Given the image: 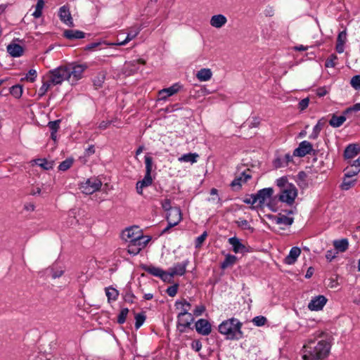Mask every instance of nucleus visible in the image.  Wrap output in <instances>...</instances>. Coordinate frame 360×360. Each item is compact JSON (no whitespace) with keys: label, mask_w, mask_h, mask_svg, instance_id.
Wrapping results in <instances>:
<instances>
[{"label":"nucleus","mask_w":360,"mask_h":360,"mask_svg":"<svg viewBox=\"0 0 360 360\" xmlns=\"http://www.w3.org/2000/svg\"><path fill=\"white\" fill-rule=\"evenodd\" d=\"M325 336V333L319 332L305 342L301 350L303 360H323L328 356L330 343Z\"/></svg>","instance_id":"obj_1"},{"label":"nucleus","mask_w":360,"mask_h":360,"mask_svg":"<svg viewBox=\"0 0 360 360\" xmlns=\"http://www.w3.org/2000/svg\"><path fill=\"white\" fill-rule=\"evenodd\" d=\"M242 323L235 318L224 321L219 326V332L231 340H238L243 336L241 330Z\"/></svg>","instance_id":"obj_2"},{"label":"nucleus","mask_w":360,"mask_h":360,"mask_svg":"<svg viewBox=\"0 0 360 360\" xmlns=\"http://www.w3.org/2000/svg\"><path fill=\"white\" fill-rule=\"evenodd\" d=\"M87 66L85 64H76L71 63L66 65L68 77V82L72 85L75 84L78 80L81 79L83 77V73Z\"/></svg>","instance_id":"obj_3"},{"label":"nucleus","mask_w":360,"mask_h":360,"mask_svg":"<svg viewBox=\"0 0 360 360\" xmlns=\"http://www.w3.org/2000/svg\"><path fill=\"white\" fill-rule=\"evenodd\" d=\"M67 71L66 66H60L49 71L46 75V78H49V82L55 86L60 84L65 80L68 81L70 75H68Z\"/></svg>","instance_id":"obj_4"},{"label":"nucleus","mask_w":360,"mask_h":360,"mask_svg":"<svg viewBox=\"0 0 360 360\" xmlns=\"http://www.w3.org/2000/svg\"><path fill=\"white\" fill-rule=\"evenodd\" d=\"M297 196V189L292 185H286L280 191L278 199L283 202H285L288 205H292L296 197Z\"/></svg>","instance_id":"obj_5"},{"label":"nucleus","mask_w":360,"mask_h":360,"mask_svg":"<svg viewBox=\"0 0 360 360\" xmlns=\"http://www.w3.org/2000/svg\"><path fill=\"white\" fill-rule=\"evenodd\" d=\"M102 186V182L97 178H90L80 186V189L82 193L90 195L98 191Z\"/></svg>","instance_id":"obj_6"},{"label":"nucleus","mask_w":360,"mask_h":360,"mask_svg":"<svg viewBox=\"0 0 360 360\" xmlns=\"http://www.w3.org/2000/svg\"><path fill=\"white\" fill-rule=\"evenodd\" d=\"M150 238L148 236H144L131 242H128L127 252L130 255H137L142 249L146 246Z\"/></svg>","instance_id":"obj_7"},{"label":"nucleus","mask_w":360,"mask_h":360,"mask_svg":"<svg viewBox=\"0 0 360 360\" xmlns=\"http://www.w3.org/2000/svg\"><path fill=\"white\" fill-rule=\"evenodd\" d=\"M150 238L148 236H144L131 242H128L127 252L130 255H137L142 249L146 246Z\"/></svg>","instance_id":"obj_8"},{"label":"nucleus","mask_w":360,"mask_h":360,"mask_svg":"<svg viewBox=\"0 0 360 360\" xmlns=\"http://www.w3.org/2000/svg\"><path fill=\"white\" fill-rule=\"evenodd\" d=\"M274 193L271 188H265L259 190L255 195H252V205L257 203L258 205L262 206L267 200H269Z\"/></svg>","instance_id":"obj_9"},{"label":"nucleus","mask_w":360,"mask_h":360,"mask_svg":"<svg viewBox=\"0 0 360 360\" xmlns=\"http://www.w3.org/2000/svg\"><path fill=\"white\" fill-rule=\"evenodd\" d=\"M144 236L138 226H131L126 229L122 233V238L126 242H131Z\"/></svg>","instance_id":"obj_10"},{"label":"nucleus","mask_w":360,"mask_h":360,"mask_svg":"<svg viewBox=\"0 0 360 360\" xmlns=\"http://www.w3.org/2000/svg\"><path fill=\"white\" fill-rule=\"evenodd\" d=\"M167 219L168 226L165 229L164 232L171 227L177 225L181 220V212L179 207H173L167 212Z\"/></svg>","instance_id":"obj_11"},{"label":"nucleus","mask_w":360,"mask_h":360,"mask_svg":"<svg viewBox=\"0 0 360 360\" xmlns=\"http://www.w3.org/2000/svg\"><path fill=\"white\" fill-rule=\"evenodd\" d=\"M145 164H146V174L144 178L141 180L138 181L139 184H140L143 187H146L150 186L152 182L153 179L151 177V171H152V167H153V159L150 156H145Z\"/></svg>","instance_id":"obj_12"},{"label":"nucleus","mask_w":360,"mask_h":360,"mask_svg":"<svg viewBox=\"0 0 360 360\" xmlns=\"http://www.w3.org/2000/svg\"><path fill=\"white\" fill-rule=\"evenodd\" d=\"M178 324L177 328L180 333L185 332L187 328H189L191 323L193 321V314L182 315L178 314L177 316Z\"/></svg>","instance_id":"obj_13"},{"label":"nucleus","mask_w":360,"mask_h":360,"mask_svg":"<svg viewBox=\"0 0 360 360\" xmlns=\"http://www.w3.org/2000/svg\"><path fill=\"white\" fill-rule=\"evenodd\" d=\"M327 302V299L323 295H318L313 297L308 304V309L311 311H319L323 309Z\"/></svg>","instance_id":"obj_14"},{"label":"nucleus","mask_w":360,"mask_h":360,"mask_svg":"<svg viewBox=\"0 0 360 360\" xmlns=\"http://www.w3.org/2000/svg\"><path fill=\"white\" fill-rule=\"evenodd\" d=\"M195 326L196 331L202 335H208L212 331L211 324L204 319H199Z\"/></svg>","instance_id":"obj_15"},{"label":"nucleus","mask_w":360,"mask_h":360,"mask_svg":"<svg viewBox=\"0 0 360 360\" xmlns=\"http://www.w3.org/2000/svg\"><path fill=\"white\" fill-rule=\"evenodd\" d=\"M312 150V145L307 141L301 142L299 147L297 148L294 152L293 155L297 157H304L307 154H309Z\"/></svg>","instance_id":"obj_16"},{"label":"nucleus","mask_w":360,"mask_h":360,"mask_svg":"<svg viewBox=\"0 0 360 360\" xmlns=\"http://www.w3.org/2000/svg\"><path fill=\"white\" fill-rule=\"evenodd\" d=\"M188 264V261H185L183 263H178L172 268H170L167 272L168 274V278L173 277L175 275L182 276L186 273V269Z\"/></svg>","instance_id":"obj_17"},{"label":"nucleus","mask_w":360,"mask_h":360,"mask_svg":"<svg viewBox=\"0 0 360 360\" xmlns=\"http://www.w3.org/2000/svg\"><path fill=\"white\" fill-rule=\"evenodd\" d=\"M143 269L153 276L161 278L165 281L168 279V274L159 267L149 265L144 266Z\"/></svg>","instance_id":"obj_18"},{"label":"nucleus","mask_w":360,"mask_h":360,"mask_svg":"<svg viewBox=\"0 0 360 360\" xmlns=\"http://www.w3.org/2000/svg\"><path fill=\"white\" fill-rule=\"evenodd\" d=\"M227 22V18L222 14L214 15L211 17L210 23L213 27L219 29Z\"/></svg>","instance_id":"obj_19"},{"label":"nucleus","mask_w":360,"mask_h":360,"mask_svg":"<svg viewBox=\"0 0 360 360\" xmlns=\"http://www.w3.org/2000/svg\"><path fill=\"white\" fill-rule=\"evenodd\" d=\"M60 20L67 25L73 26V21L69 8L65 6H62L59 11Z\"/></svg>","instance_id":"obj_20"},{"label":"nucleus","mask_w":360,"mask_h":360,"mask_svg":"<svg viewBox=\"0 0 360 360\" xmlns=\"http://www.w3.org/2000/svg\"><path fill=\"white\" fill-rule=\"evenodd\" d=\"M301 254V250L298 247L291 248L289 255L285 258V263L287 264H294Z\"/></svg>","instance_id":"obj_21"},{"label":"nucleus","mask_w":360,"mask_h":360,"mask_svg":"<svg viewBox=\"0 0 360 360\" xmlns=\"http://www.w3.org/2000/svg\"><path fill=\"white\" fill-rule=\"evenodd\" d=\"M7 51L13 57H20L22 55L24 49L20 45L11 43L7 46Z\"/></svg>","instance_id":"obj_22"},{"label":"nucleus","mask_w":360,"mask_h":360,"mask_svg":"<svg viewBox=\"0 0 360 360\" xmlns=\"http://www.w3.org/2000/svg\"><path fill=\"white\" fill-rule=\"evenodd\" d=\"M229 243L233 247L235 253L243 252L245 250V246L236 237L230 238Z\"/></svg>","instance_id":"obj_23"},{"label":"nucleus","mask_w":360,"mask_h":360,"mask_svg":"<svg viewBox=\"0 0 360 360\" xmlns=\"http://www.w3.org/2000/svg\"><path fill=\"white\" fill-rule=\"evenodd\" d=\"M360 153V147L357 144H349L345 150V158H353Z\"/></svg>","instance_id":"obj_24"},{"label":"nucleus","mask_w":360,"mask_h":360,"mask_svg":"<svg viewBox=\"0 0 360 360\" xmlns=\"http://www.w3.org/2000/svg\"><path fill=\"white\" fill-rule=\"evenodd\" d=\"M178 91L177 85H173L169 88L163 89L158 93L160 100H166L169 96H171Z\"/></svg>","instance_id":"obj_25"},{"label":"nucleus","mask_w":360,"mask_h":360,"mask_svg":"<svg viewBox=\"0 0 360 360\" xmlns=\"http://www.w3.org/2000/svg\"><path fill=\"white\" fill-rule=\"evenodd\" d=\"M175 306L176 307V308L180 310V312L179 313V314H182V315L191 314V313L188 312V311L191 309V305L186 300H181L180 301H176L175 303Z\"/></svg>","instance_id":"obj_26"},{"label":"nucleus","mask_w":360,"mask_h":360,"mask_svg":"<svg viewBox=\"0 0 360 360\" xmlns=\"http://www.w3.org/2000/svg\"><path fill=\"white\" fill-rule=\"evenodd\" d=\"M195 76L200 82H207L212 78V72L210 68H202L197 72Z\"/></svg>","instance_id":"obj_27"},{"label":"nucleus","mask_w":360,"mask_h":360,"mask_svg":"<svg viewBox=\"0 0 360 360\" xmlns=\"http://www.w3.org/2000/svg\"><path fill=\"white\" fill-rule=\"evenodd\" d=\"M146 61L143 59H138L126 63V68L129 75L136 73L139 70V64L145 65Z\"/></svg>","instance_id":"obj_28"},{"label":"nucleus","mask_w":360,"mask_h":360,"mask_svg":"<svg viewBox=\"0 0 360 360\" xmlns=\"http://www.w3.org/2000/svg\"><path fill=\"white\" fill-rule=\"evenodd\" d=\"M140 32V29L139 27H136L131 30L129 31V32L127 34V36L126 37V39L121 41L120 43H112V44H108L110 46H122V45H125L126 44H127L129 41H130L131 40H132L133 39H134L137 35Z\"/></svg>","instance_id":"obj_29"},{"label":"nucleus","mask_w":360,"mask_h":360,"mask_svg":"<svg viewBox=\"0 0 360 360\" xmlns=\"http://www.w3.org/2000/svg\"><path fill=\"white\" fill-rule=\"evenodd\" d=\"M64 36L69 39H82L85 34L79 30H66L64 32Z\"/></svg>","instance_id":"obj_30"},{"label":"nucleus","mask_w":360,"mask_h":360,"mask_svg":"<svg viewBox=\"0 0 360 360\" xmlns=\"http://www.w3.org/2000/svg\"><path fill=\"white\" fill-rule=\"evenodd\" d=\"M199 155L197 153H187L181 155L178 158V160L181 162H191L193 164L197 162Z\"/></svg>","instance_id":"obj_31"},{"label":"nucleus","mask_w":360,"mask_h":360,"mask_svg":"<svg viewBox=\"0 0 360 360\" xmlns=\"http://www.w3.org/2000/svg\"><path fill=\"white\" fill-rule=\"evenodd\" d=\"M360 172V168L353 162L352 165L345 169V176L351 177L356 176Z\"/></svg>","instance_id":"obj_32"},{"label":"nucleus","mask_w":360,"mask_h":360,"mask_svg":"<svg viewBox=\"0 0 360 360\" xmlns=\"http://www.w3.org/2000/svg\"><path fill=\"white\" fill-rule=\"evenodd\" d=\"M274 221L276 224L290 226L293 223V218L285 215H279L274 217Z\"/></svg>","instance_id":"obj_33"},{"label":"nucleus","mask_w":360,"mask_h":360,"mask_svg":"<svg viewBox=\"0 0 360 360\" xmlns=\"http://www.w3.org/2000/svg\"><path fill=\"white\" fill-rule=\"evenodd\" d=\"M54 86L53 84L49 82V78L46 77V80L43 81L41 86L38 91L39 97H42L46 93L51 89V86Z\"/></svg>","instance_id":"obj_34"},{"label":"nucleus","mask_w":360,"mask_h":360,"mask_svg":"<svg viewBox=\"0 0 360 360\" xmlns=\"http://www.w3.org/2000/svg\"><path fill=\"white\" fill-rule=\"evenodd\" d=\"M105 294L108 297V301H115L119 295V292L114 288L108 287L105 288Z\"/></svg>","instance_id":"obj_35"},{"label":"nucleus","mask_w":360,"mask_h":360,"mask_svg":"<svg viewBox=\"0 0 360 360\" xmlns=\"http://www.w3.org/2000/svg\"><path fill=\"white\" fill-rule=\"evenodd\" d=\"M345 120L346 117L345 115H333V117L329 121V124L333 127H339L345 122Z\"/></svg>","instance_id":"obj_36"},{"label":"nucleus","mask_w":360,"mask_h":360,"mask_svg":"<svg viewBox=\"0 0 360 360\" xmlns=\"http://www.w3.org/2000/svg\"><path fill=\"white\" fill-rule=\"evenodd\" d=\"M333 245L336 251L345 252L348 248V241L347 239H342L340 240H335Z\"/></svg>","instance_id":"obj_37"},{"label":"nucleus","mask_w":360,"mask_h":360,"mask_svg":"<svg viewBox=\"0 0 360 360\" xmlns=\"http://www.w3.org/2000/svg\"><path fill=\"white\" fill-rule=\"evenodd\" d=\"M237 260V257L234 255H226L224 261L221 264V268L225 269L232 265H233Z\"/></svg>","instance_id":"obj_38"},{"label":"nucleus","mask_w":360,"mask_h":360,"mask_svg":"<svg viewBox=\"0 0 360 360\" xmlns=\"http://www.w3.org/2000/svg\"><path fill=\"white\" fill-rule=\"evenodd\" d=\"M105 79V73L104 72H101L97 74L96 76L94 78L93 82L95 87L100 88L102 86Z\"/></svg>","instance_id":"obj_39"},{"label":"nucleus","mask_w":360,"mask_h":360,"mask_svg":"<svg viewBox=\"0 0 360 360\" xmlns=\"http://www.w3.org/2000/svg\"><path fill=\"white\" fill-rule=\"evenodd\" d=\"M239 228L243 230H248L250 232H253L254 229L250 225L249 222L244 219L239 218L235 221Z\"/></svg>","instance_id":"obj_40"},{"label":"nucleus","mask_w":360,"mask_h":360,"mask_svg":"<svg viewBox=\"0 0 360 360\" xmlns=\"http://www.w3.org/2000/svg\"><path fill=\"white\" fill-rule=\"evenodd\" d=\"M44 6V0H38L37 3V5L35 6V11L32 13V15L35 18H39V17L41 16L42 9H43Z\"/></svg>","instance_id":"obj_41"},{"label":"nucleus","mask_w":360,"mask_h":360,"mask_svg":"<svg viewBox=\"0 0 360 360\" xmlns=\"http://www.w3.org/2000/svg\"><path fill=\"white\" fill-rule=\"evenodd\" d=\"M356 182V179H353L351 177L345 176L341 188L343 190H348L352 188Z\"/></svg>","instance_id":"obj_42"},{"label":"nucleus","mask_w":360,"mask_h":360,"mask_svg":"<svg viewBox=\"0 0 360 360\" xmlns=\"http://www.w3.org/2000/svg\"><path fill=\"white\" fill-rule=\"evenodd\" d=\"M34 162L36 165L40 166L41 167L46 170L50 169L53 167V163L48 162L45 159H37L34 160Z\"/></svg>","instance_id":"obj_43"},{"label":"nucleus","mask_w":360,"mask_h":360,"mask_svg":"<svg viewBox=\"0 0 360 360\" xmlns=\"http://www.w3.org/2000/svg\"><path fill=\"white\" fill-rule=\"evenodd\" d=\"M10 93L12 96H13L15 98H20L22 96V87L20 85H15L13 86L10 89Z\"/></svg>","instance_id":"obj_44"},{"label":"nucleus","mask_w":360,"mask_h":360,"mask_svg":"<svg viewBox=\"0 0 360 360\" xmlns=\"http://www.w3.org/2000/svg\"><path fill=\"white\" fill-rule=\"evenodd\" d=\"M73 163L72 158H68L63 161L58 166V169L60 171H66L72 166Z\"/></svg>","instance_id":"obj_45"},{"label":"nucleus","mask_w":360,"mask_h":360,"mask_svg":"<svg viewBox=\"0 0 360 360\" xmlns=\"http://www.w3.org/2000/svg\"><path fill=\"white\" fill-rule=\"evenodd\" d=\"M135 327L136 329L139 328L146 320V316L143 313H139L135 314Z\"/></svg>","instance_id":"obj_46"},{"label":"nucleus","mask_w":360,"mask_h":360,"mask_svg":"<svg viewBox=\"0 0 360 360\" xmlns=\"http://www.w3.org/2000/svg\"><path fill=\"white\" fill-rule=\"evenodd\" d=\"M338 60V56L335 54H331L326 60L325 66L326 68H334L336 65L335 61Z\"/></svg>","instance_id":"obj_47"},{"label":"nucleus","mask_w":360,"mask_h":360,"mask_svg":"<svg viewBox=\"0 0 360 360\" xmlns=\"http://www.w3.org/2000/svg\"><path fill=\"white\" fill-rule=\"evenodd\" d=\"M321 129H322V124H321V122L319 121L314 127L313 131L311 134V135L309 136V138L310 139H316L318 137V136H319Z\"/></svg>","instance_id":"obj_48"},{"label":"nucleus","mask_w":360,"mask_h":360,"mask_svg":"<svg viewBox=\"0 0 360 360\" xmlns=\"http://www.w3.org/2000/svg\"><path fill=\"white\" fill-rule=\"evenodd\" d=\"M128 313L129 309L127 308H124L121 310L117 317V322L120 324H122L125 322Z\"/></svg>","instance_id":"obj_49"},{"label":"nucleus","mask_w":360,"mask_h":360,"mask_svg":"<svg viewBox=\"0 0 360 360\" xmlns=\"http://www.w3.org/2000/svg\"><path fill=\"white\" fill-rule=\"evenodd\" d=\"M266 322V319L263 316H258L252 319V323L257 326H262Z\"/></svg>","instance_id":"obj_50"},{"label":"nucleus","mask_w":360,"mask_h":360,"mask_svg":"<svg viewBox=\"0 0 360 360\" xmlns=\"http://www.w3.org/2000/svg\"><path fill=\"white\" fill-rule=\"evenodd\" d=\"M350 84L354 89H360V75L354 76L351 79Z\"/></svg>","instance_id":"obj_51"},{"label":"nucleus","mask_w":360,"mask_h":360,"mask_svg":"<svg viewBox=\"0 0 360 360\" xmlns=\"http://www.w3.org/2000/svg\"><path fill=\"white\" fill-rule=\"evenodd\" d=\"M60 120H55V121L49 122L48 124V127L50 129L51 131L57 132V131L60 127Z\"/></svg>","instance_id":"obj_52"},{"label":"nucleus","mask_w":360,"mask_h":360,"mask_svg":"<svg viewBox=\"0 0 360 360\" xmlns=\"http://www.w3.org/2000/svg\"><path fill=\"white\" fill-rule=\"evenodd\" d=\"M207 236V233L206 231L202 233L200 236H198L195 240V248H200L205 240L206 239Z\"/></svg>","instance_id":"obj_53"},{"label":"nucleus","mask_w":360,"mask_h":360,"mask_svg":"<svg viewBox=\"0 0 360 360\" xmlns=\"http://www.w3.org/2000/svg\"><path fill=\"white\" fill-rule=\"evenodd\" d=\"M347 41V32L346 30H343L338 34L337 38V43L345 44Z\"/></svg>","instance_id":"obj_54"},{"label":"nucleus","mask_w":360,"mask_h":360,"mask_svg":"<svg viewBox=\"0 0 360 360\" xmlns=\"http://www.w3.org/2000/svg\"><path fill=\"white\" fill-rule=\"evenodd\" d=\"M338 252L336 250H329L326 252V258L328 261L331 262L334 258L336 257Z\"/></svg>","instance_id":"obj_55"},{"label":"nucleus","mask_w":360,"mask_h":360,"mask_svg":"<svg viewBox=\"0 0 360 360\" xmlns=\"http://www.w3.org/2000/svg\"><path fill=\"white\" fill-rule=\"evenodd\" d=\"M37 77V71L35 70H30L27 74L25 79L27 81L33 82Z\"/></svg>","instance_id":"obj_56"},{"label":"nucleus","mask_w":360,"mask_h":360,"mask_svg":"<svg viewBox=\"0 0 360 360\" xmlns=\"http://www.w3.org/2000/svg\"><path fill=\"white\" fill-rule=\"evenodd\" d=\"M277 186L280 187L281 190L286 186V185H292L288 182L287 179L284 177L280 178L276 181Z\"/></svg>","instance_id":"obj_57"},{"label":"nucleus","mask_w":360,"mask_h":360,"mask_svg":"<svg viewBox=\"0 0 360 360\" xmlns=\"http://www.w3.org/2000/svg\"><path fill=\"white\" fill-rule=\"evenodd\" d=\"M177 290H178V286L177 285H172V286H169L167 289V293L171 296V297H174L176 295L177 293Z\"/></svg>","instance_id":"obj_58"},{"label":"nucleus","mask_w":360,"mask_h":360,"mask_svg":"<svg viewBox=\"0 0 360 360\" xmlns=\"http://www.w3.org/2000/svg\"><path fill=\"white\" fill-rule=\"evenodd\" d=\"M205 307L204 305H198L195 307L193 311V314L196 316H199L202 315V314L205 311Z\"/></svg>","instance_id":"obj_59"},{"label":"nucleus","mask_w":360,"mask_h":360,"mask_svg":"<svg viewBox=\"0 0 360 360\" xmlns=\"http://www.w3.org/2000/svg\"><path fill=\"white\" fill-rule=\"evenodd\" d=\"M191 347L196 352H199L202 349V343L200 340H194L191 343Z\"/></svg>","instance_id":"obj_60"},{"label":"nucleus","mask_w":360,"mask_h":360,"mask_svg":"<svg viewBox=\"0 0 360 360\" xmlns=\"http://www.w3.org/2000/svg\"><path fill=\"white\" fill-rule=\"evenodd\" d=\"M309 103V100L307 98L301 100L299 103V108L301 110H304L305 108H307L308 107Z\"/></svg>","instance_id":"obj_61"},{"label":"nucleus","mask_w":360,"mask_h":360,"mask_svg":"<svg viewBox=\"0 0 360 360\" xmlns=\"http://www.w3.org/2000/svg\"><path fill=\"white\" fill-rule=\"evenodd\" d=\"M162 205L163 209L168 212L173 208L171 207V201L169 199H165L162 202Z\"/></svg>","instance_id":"obj_62"},{"label":"nucleus","mask_w":360,"mask_h":360,"mask_svg":"<svg viewBox=\"0 0 360 360\" xmlns=\"http://www.w3.org/2000/svg\"><path fill=\"white\" fill-rule=\"evenodd\" d=\"M102 44H105L110 46L108 44L109 43H106L105 41H99V42H94V43L89 44L88 46L86 47V49L89 50H92V49L98 47V46H100Z\"/></svg>","instance_id":"obj_63"},{"label":"nucleus","mask_w":360,"mask_h":360,"mask_svg":"<svg viewBox=\"0 0 360 360\" xmlns=\"http://www.w3.org/2000/svg\"><path fill=\"white\" fill-rule=\"evenodd\" d=\"M351 111H360V103H356L354 105H352L350 108H348L345 111V113H347Z\"/></svg>","instance_id":"obj_64"}]
</instances>
